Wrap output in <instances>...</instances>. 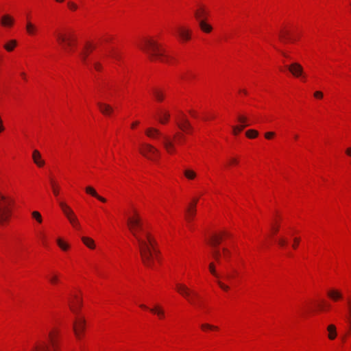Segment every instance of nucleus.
I'll use <instances>...</instances> for the list:
<instances>
[{
  "label": "nucleus",
  "mask_w": 351,
  "mask_h": 351,
  "mask_svg": "<svg viewBox=\"0 0 351 351\" xmlns=\"http://www.w3.org/2000/svg\"><path fill=\"white\" fill-rule=\"evenodd\" d=\"M127 224L136 241L143 263L147 267L153 268L154 259L157 258L158 254L155 239L145 228L143 220L136 210H134L132 217H128Z\"/></svg>",
  "instance_id": "obj_1"
},
{
  "label": "nucleus",
  "mask_w": 351,
  "mask_h": 351,
  "mask_svg": "<svg viewBox=\"0 0 351 351\" xmlns=\"http://www.w3.org/2000/svg\"><path fill=\"white\" fill-rule=\"evenodd\" d=\"M141 48L147 51L153 60L165 62L167 58L165 54V51L153 40H145L144 45Z\"/></svg>",
  "instance_id": "obj_2"
},
{
  "label": "nucleus",
  "mask_w": 351,
  "mask_h": 351,
  "mask_svg": "<svg viewBox=\"0 0 351 351\" xmlns=\"http://www.w3.org/2000/svg\"><path fill=\"white\" fill-rule=\"evenodd\" d=\"M11 204V199L0 193V225L1 226H3L8 221L11 215L10 208Z\"/></svg>",
  "instance_id": "obj_3"
},
{
  "label": "nucleus",
  "mask_w": 351,
  "mask_h": 351,
  "mask_svg": "<svg viewBox=\"0 0 351 351\" xmlns=\"http://www.w3.org/2000/svg\"><path fill=\"white\" fill-rule=\"evenodd\" d=\"M176 290L181 295L185 298L190 304L195 306L199 304L197 302L199 298V294L195 291L190 289L185 285L177 284Z\"/></svg>",
  "instance_id": "obj_4"
},
{
  "label": "nucleus",
  "mask_w": 351,
  "mask_h": 351,
  "mask_svg": "<svg viewBox=\"0 0 351 351\" xmlns=\"http://www.w3.org/2000/svg\"><path fill=\"white\" fill-rule=\"evenodd\" d=\"M57 42L62 47L65 51H69L75 42L74 36L70 32H56Z\"/></svg>",
  "instance_id": "obj_5"
},
{
  "label": "nucleus",
  "mask_w": 351,
  "mask_h": 351,
  "mask_svg": "<svg viewBox=\"0 0 351 351\" xmlns=\"http://www.w3.org/2000/svg\"><path fill=\"white\" fill-rule=\"evenodd\" d=\"M140 152L145 157L152 160H154L160 155L159 150L148 143L143 144Z\"/></svg>",
  "instance_id": "obj_6"
},
{
  "label": "nucleus",
  "mask_w": 351,
  "mask_h": 351,
  "mask_svg": "<svg viewBox=\"0 0 351 351\" xmlns=\"http://www.w3.org/2000/svg\"><path fill=\"white\" fill-rule=\"evenodd\" d=\"M50 346L45 343H42L35 347L32 351H57L56 343L54 332H51L49 335Z\"/></svg>",
  "instance_id": "obj_7"
},
{
  "label": "nucleus",
  "mask_w": 351,
  "mask_h": 351,
  "mask_svg": "<svg viewBox=\"0 0 351 351\" xmlns=\"http://www.w3.org/2000/svg\"><path fill=\"white\" fill-rule=\"evenodd\" d=\"M86 321L82 317L77 316L75 320L73 322V330L75 336L80 339L85 330Z\"/></svg>",
  "instance_id": "obj_8"
},
{
  "label": "nucleus",
  "mask_w": 351,
  "mask_h": 351,
  "mask_svg": "<svg viewBox=\"0 0 351 351\" xmlns=\"http://www.w3.org/2000/svg\"><path fill=\"white\" fill-rule=\"evenodd\" d=\"M59 205L71 224H76L77 221H78V219L73 210L64 202H60Z\"/></svg>",
  "instance_id": "obj_9"
},
{
  "label": "nucleus",
  "mask_w": 351,
  "mask_h": 351,
  "mask_svg": "<svg viewBox=\"0 0 351 351\" xmlns=\"http://www.w3.org/2000/svg\"><path fill=\"white\" fill-rule=\"evenodd\" d=\"M290 73L295 77H302V79L305 78L304 75V69L302 66L298 62H293L286 66Z\"/></svg>",
  "instance_id": "obj_10"
},
{
  "label": "nucleus",
  "mask_w": 351,
  "mask_h": 351,
  "mask_svg": "<svg viewBox=\"0 0 351 351\" xmlns=\"http://www.w3.org/2000/svg\"><path fill=\"white\" fill-rule=\"evenodd\" d=\"M194 16L197 21L201 20H206L208 15V11L207 8L202 4H198L197 8L194 10Z\"/></svg>",
  "instance_id": "obj_11"
},
{
  "label": "nucleus",
  "mask_w": 351,
  "mask_h": 351,
  "mask_svg": "<svg viewBox=\"0 0 351 351\" xmlns=\"http://www.w3.org/2000/svg\"><path fill=\"white\" fill-rule=\"evenodd\" d=\"M162 145L168 154H173L176 152L175 144L169 137L164 136Z\"/></svg>",
  "instance_id": "obj_12"
},
{
  "label": "nucleus",
  "mask_w": 351,
  "mask_h": 351,
  "mask_svg": "<svg viewBox=\"0 0 351 351\" xmlns=\"http://www.w3.org/2000/svg\"><path fill=\"white\" fill-rule=\"evenodd\" d=\"M197 199H194L193 203H191L186 209V219L190 222L194 217L196 213V204Z\"/></svg>",
  "instance_id": "obj_13"
},
{
  "label": "nucleus",
  "mask_w": 351,
  "mask_h": 351,
  "mask_svg": "<svg viewBox=\"0 0 351 351\" xmlns=\"http://www.w3.org/2000/svg\"><path fill=\"white\" fill-rule=\"evenodd\" d=\"M82 300L77 296H74V300L69 302L70 308L77 316L79 315L80 308L82 306Z\"/></svg>",
  "instance_id": "obj_14"
},
{
  "label": "nucleus",
  "mask_w": 351,
  "mask_h": 351,
  "mask_svg": "<svg viewBox=\"0 0 351 351\" xmlns=\"http://www.w3.org/2000/svg\"><path fill=\"white\" fill-rule=\"evenodd\" d=\"M0 23L3 27L10 28L14 23V19L10 14H4L1 16Z\"/></svg>",
  "instance_id": "obj_15"
},
{
  "label": "nucleus",
  "mask_w": 351,
  "mask_h": 351,
  "mask_svg": "<svg viewBox=\"0 0 351 351\" xmlns=\"http://www.w3.org/2000/svg\"><path fill=\"white\" fill-rule=\"evenodd\" d=\"M177 32L183 40H189L191 39V30L184 27H179L177 29Z\"/></svg>",
  "instance_id": "obj_16"
},
{
  "label": "nucleus",
  "mask_w": 351,
  "mask_h": 351,
  "mask_svg": "<svg viewBox=\"0 0 351 351\" xmlns=\"http://www.w3.org/2000/svg\"><path fill=\"white\" fill-rule=\"evenodd\" d=\"M152 93L157 101L161 102L165 99V92L161 88H154Z\"/></svg>",
  "instance_id": "obj_17"
},
{
  "label": "nucleus",
  "mask_w": 351,
  "mask_h": 351,
  "mask_svg": "<svg viewBox=\"0 0 351 351\" xmlns=\"http://www.w3.org/2000/svg\"><path fill=\"white\" fill-rule=\"evenodd\" d=\"M97 105L100 112L104 115H110L113 112L112 107L108 104L97 102Z\"/></svg>",
  "instance_id": "obj_18"
},
{
  "label": "nucleus",
  "mask_w": 351,
  "mask_h": 351,
  "mask_svg": "<svg viewBox=\"0 0 351 351\" xmlns=\"http://www.w3.org/2000/svg\"><path fill=\"white\" fill-rule=\"evenodd\" d=\"M32 159L34 163L39 167L44 166L45 161L41 158V154L38 150L34 149L32 153Z\"/></svg>",
  "instance_id": "obj_19"
},
{
  "label": "nucleus",
  "mask_w": 351,
  "mask_h": 351,
  "mask_svg": "<svg viewBox=\"0 0 351 351\" xmlns=\"http://www.w3.org/2000/svg\"><path fill=\"white\" fill-rule=\"evenodd\" d=\"M200 29L205 33H210L213 30L211 25L207 23L206 20L197 21Z\"/></svg>",
  "instance_id": "obj_20"
},
{
  "label": "nucleus",
  "mask_w": 351,
  "mask_h": 351,
  "mask_svg": "<svg viewBox=\"0 0 351 351\" xmlns=\"http://www.w3.org/2000/svg\"><path fill=\"white\" fill-rule=\"evenodd\" d=\"M177 125L178 128L183 131H187L188 130L191 129V125L189 120L185 117H182L180 121L177 123Z\"/></svg>",
  "instance_id": "obj_21"
},
{
  "label": "nucleus",
  "mask_w": 351,
  "mask_h": 351,
  "mask_svg": "<svg viewBox=\"0 0 351 351\" xmlns=\"http://www.w3.org/2000/svg\"><path fill=\"white\" fill-rule=\"evenodd\" d=\"M326 330L328 331V337L330 340H334L337 336V328L336 326L331 324H329L327 328H326Z\"/></svg>",
  "instance_id": "obj_22"
},
{
  "label": "nucleus",
  "mask_w": 351,
  "mask_h": 351,
  "mask_svg": "<svg viewBox=\"0 0 351 351\" xmlns=\"http://www.w3.org/2000/svg\"><path fill=\"white\" fill-rule=\"evenodd\" d=\"M25 29L29 36H34L38 31L37 27L30 21H27Z\"/></svg>",
  "instance_id": "obj_23"
},
{
  "label": "nucleus",
  "mask_w": 351,
  "mask_h": 351,
  "mask_svg": "<svg viewBox=\"0 0 351 351\" xmlns=\"http://www.w3.org/2000/svg\"><path fill=\"white\" fill-rule=\"evenodd\" d=\"M170 117V114L167 110H161L158 114V121L162 124H165Z\"/></svg>",
  "instance_id": "obj_24"
},
{
  "label": "nucleus",
  "mask_w": 351,
  "mask_h": 351,
  "mask_svg": "<svg viewBox=\"0 0 351 351\" xmlns=\"http://www.w3.org/2000/svg\"><path fill=\"white\" fill-rule=\"evenodd\" d=\"M85 190H86V192L88 194H90L92 196L96 197L99 201H101L102 202H106V199L105 198H104L103 197L97 194V193L96 192V191L92 186H87V187H86Z\"/></svg>",
  "instance_id": "obj_25"
},
{
  "label": "nucleus",
  "mask_w": 351,
  "mask_h": 351,
  "mask_svg": "<svg viewBox=\"0 0 351 351\" xmlns=\"http://www.w3.org/2000/svg\"><path fill=\"white\" fill-rule=\"evenodd\" d=\"M222 237L218 235H213L208 241L212 248H218V245L221 243Z\"/></svg>",
  "instance_id": "obj_26"
},
{
  "label": "nucleus",
  "mask_w": 351,
  "mask_h": 351,
  "mask_svg": "<svg viewBox=\"0 0 351 351\" xmlns=\"http://www.w3.org/2000/svg\"><path fill=\"white\" fill-rule=\"evenodd\" d=\"M145 134L147 136L153 138H157L161 135L160 131L158 129L154 128H147L145 131Z\"/></svg>",
  "instance_id": "obj_27"
},
{
  "label": "nucleus",
  "mask_w": 351,
  "mask_h": 351,
  "mask_svg": "<svg viewBox=\"0 0 351 351\" xmlns=\"http://www.w3.org/2000/svg\"><path fill=\"white\" fill-rule=\"evenodd\" d=\"M328 295L334 301H337L342 298L341 293L339 291L335 289L328 291Z\"/></svg>",
  "instance_id": "obj_28"
},
{
  "label": "nucleus",
  "mask_w": 351,
  "mask_h": 351,
  "mask_svg": "<svg viewBox=\"0 0 351 351\" xmlns=\"http://www.w3.org/2000/svg\"><path fill=\"white\" fill-rule=\"evenodd\" d=\"M16 45L17 41L16 40H10L3 45V47L7 51L10 52L14 50Z\"/></svg>",
  "instance_id": "obj_29"
},
{
  "label": "nucleus",
  "mask_w": 351,
  "mask_h": 351,
  "mask_svg": "<svg viewBox=\"0 0 351 351\" xmlns=\"http://www.w3.org/2000/svg\"><path fill=\"white\" fill-rule=\"evenodd\" d=\"M82 241L90 249L95 248V242L91 238L83 237H82Z\"/></svg>",
  "instance_id": "obj_30"
},
{
  "label": "nucleus",
  "mask_w": 351,
  "mask_h": 351,
  "mask_svg": "<svg viewBox=\"0 0 351 351\" xmlns=\"http://www.w3.org/2000/svg\"><path fill=\"white\" fill-rule=\"evenodd\" d=\"M184 175L188 180H190L195 179L197 176L196 173L190 169H185L184 171Z\"/></svg>",
  "instance_id": "obj_31"
},
{
  "label": "nucleus",
  "mask_w": 351,
  "mask_h": 351,
  "mask_svg": "<svg viewBox=\"0 0 351 351\" xmlns=\"http://www.w3.org/2000/svg\"><path fill=\"white\" fill-rule=\"evenodd\" d=\"M345 319L348 322L351 323V300L348 301V308L345 315Z\"/></svg>",
  "instance_id": "obj_32"
},
{
  "label": "nucleus",
  "mask_w": 351,
  "mask_h": 351,
  "mask_svg": "<svg viewBox=\"0 0 351 351\" xmlns=\"http://www.w3.org/2000/svg\"><path fill=\"white\" fill-rule=\"evenodd\" d=\"M211 254L217 263H220L221 252L218 248H213Z\"/></svg>",
  "instance_id": "obj_33"
},
{
  "label": "nucleus",
  "mask_w": 351,
  "mask_h": 351,
  "mask_svg": "<svg viewBox=\"0 0 351 351\" xmlns=\"http://www.w3.org/2000/svg\"><path fill=\"white\" fill-rule=\"evenodd\" d=\"M150 311L157 314L160 318L163 317L165 315V312L160 306H156L153 308L150 309Z\"/></svg>",
  "instance_id": "obj_34"
},
{
  "label": "nucleus",
  "mask_w": 351,
  "mask_h": 351,
  "mask_svg": "<svg viewBox=\"0 0 351 351\" xmlns=\"http://www.w3.org/2000/svg\"><path fill=\"white\" fill-rule=\"evenodd\" d=\"M57 244L62 250H67L69 247V245L64 242L61 239H57Z\"/></svg>",
  "instance_id": "obj_35"
},
{
  "label": "nucleus",
  "mask_w": 351,
  "mask_h": 351,
  "mask_svg": "<svg viewBox=\"0 0 351 351\" xmlns=\"http://www.w3.org/2000/svg\"><path fill=\"white\" fill-rule=\"evenodd\" d=\"M32 217L35 219L39 223L43 222V218L40 213L38 211H33L32 213Z\"/></svg>",
  "instance_id": "obj_36"
},
{
  "label": "nucleus",
  "mask_w": 351,
  "mask_h": 351,
  "mask_svg": "<svg viewBox=\"0 0 351 351\" xmlns=\"http://www.w3.org/2000/svg\"><path fill=\"white\" fill-rule=\"evenodd\" d=\"M258 134V132L254 130H249L246 132V136L250 138H256Z\"/></svg>",
  "instance_id": "obj_37"
},
{
  "label": "nucleus",
  "mask_w": 351,
  "mask_h": 351,
  "mask_svg": "<svg viewBox=\"0 0 351 351\" xmlns=\"http://www.w3.org/2000/svg\"><path fill=\"white\" fill-rule=\"evenodd\" d=\"M248 125H250V124L242 125L241 126H233L232 130H233L234 134L237 135L239 132L242 131L244 128H245Z\"/></svg>",
  "instance_id": "obj_38"
},
{
  "label": "nucleus",
  "mask_w": 351,
  "mask_h": 351,
  "mask_svg": "<svg viewBox=\"0 0 351 351\" xmlns=\"http://www.w3.org/2000/svg\"><path fill=\"white\" fill-rule=\"evenodd\" d=\"M201 328L203 330L209 329V330H217L218 327L214 325H211L209 324H203L201 325Z\"/></svg>",
  "instance_id": "obj_39"
},
{
  "label": "nucleus",
  "mask_w": 351,
  "mask_h": 351,
  "mask_svg": "<svg viewBox=\"0 0 351 351\" xmlns=\"http://www.w3.org/2000/svg\"><path fill=\"white\" fill-rule=\"evenodd\" d=\"M209 270H210V272L214 276H215L216 278H219V275L217 273L216 271V269H215V266L214 265L213 263H210L209 264Z\"/></svg>",
  "instance_id": "obj_40"
},
{
  "label": "nucleus",
  "mask_w": 351,
  "mask_h": 351,
  "mask_svg": "<svg viewBox=\"0 0 351 351\" xmlns=\"http://www.w3.org/2000/svg\"><path fill=\"white\" fill-rule=\"evenodd\" d=\"M48 278H49V282L53 285L58 283V280H59L58 276L54 274L49 276Z\"/></svg>",
  "instance_id": "obj_41"
},
{
  "label": "nucleus",
  "mask_w": 351,
  "mask_h": 351,
  "mask_svg": "<svg viewBox=\"0 0 351 351\" xmlns=\"http://www.w3.org/2000/svg\"><path fill=\"white\" fill-rule=\"evenodd\" d=\"M111 56L114 59L119 60L121 58V53L118 51L112 49L111 51Z\"/></svg>",
  "instance_id": "obj_42"
},
{
  "label": "nucleus",
  "mask_w": 351,
  "mask_h": 351,
  "mask_svg": "<svg viewBox=\"0 0 351 351\" xmlns=\"http://www.w3.org/2000/svg\"><path fill=\"white\" fill-rule=\"evenodd\" d=\"M277 242H278V244L280 247H283L286 246V245H287V239H286L285 238H284V237H280V238H279V239H278Z\"/></svg>",
  "instance_id": "obj_43"
},
{
  "label": "nucleus",
  "mask_w": 351,
  "mask_h": 351,
  "mask_svg": "<svg viewBox=\"0 0 351 351\" xmlns=\"http://www.w3.org/2000/svg\"><path fill=\"white\" fill-rule=\"evenodd\" d=\"M51 186H52L53 193L55 196H58V194H59V189L56 186L55 183L53 181H51Z\"/></svg>",
  "instance_id": "obj_44"
},
{
  "label": "nucleus",
  "mask_w": 351,
  "mask_h": 351,
  "mask_svg": "<svg viewBox=\"0 0 351 351\" xmlns=\"http://www.w3.org/2000/svg\"><path fill=\"white\" fill-rule=\"evenodd\" d=\"M238 121L241 123L243 125L249 124L247 123V119L244 116H239Z\"/></svg>",
  "instance_id": "obj_45"
},
{
  "label": "nucleus",
  "mask_w": 351,
  "mask_h": 351,
  "mask_svg": "<svg viewBox=\"0 0 351 351\" xmlns=\"http://www.w3.org/2000/svg\"><path fill=\"white\" fill-rule=\"evenodd\" d=\"M67 5L68 7L72 10H76L77 8V5L72 1H69Z\"/></svg>",
  "instance_id": "obj_46"
},
{
  "label": "nucleus",
  "mask_w": 351,
  "mask_h": 351,
  "mask_svg": "<svg viewBox=\"0 0 351 351\" xmlns=\"http://www.w3.org/2000/svg\"><path fill=\"white\" fill-rule=\"evenodd\" d=\"M80 56H81L82 62L86 64V58H87V56H88V53L86 52V51L82 52L80 53Z\"/></svg>",
  "instance_id": "obj_47"
},
{
  "label": "nucleus",
  "mask_w": 351,
  "mask_h": 351,
  "mask_svg": "<svg viewBox=\"0 0 351 351\" xmlns=\"http://www.w3.org/2000/svg\"><path fill=\"white\" fill-rule=\"evenodd\" d=\"M219 286L224 291H228L229 287L228 286L226 285L225 284H223V282H221V281H218L217 282Z\"/></svg>",
  "instance_id": "obj_48"
},
{
  "label": "nucleus",
  "mask_w": 351,
  "mask_h": 351,
  "mask_svg": "<svg viewBox=\"0 0 351 351\" xmlns=\"http://www.w3.org/2000/svg\"><path fill=\"white\" fill-rule=\"evenodd\" d=\"M275 135V133L273 132H266L265 134V137L267 138V139H270L272 137H274Z\"/></svg>",
  "instance_id": "obj_49"
},
{
  "label": "nucleus",
  "mask_w": 351,
  "mask_h": 351,
  "mask_svg": "<svg viewBox=\"0 0 351 351\" xmlns=\"http://www.w3.org/2000/svg\"><path fill=\"white\" fill-rule=\"evenodd\" d=\"M314 97L317 99H322L323 97V93L321 91H315L314 93Z\"/></svg>",
  "instance_id": "obj_50"
},
{
  "label": "nucleus",
  "mask_w": 351,
  "mask_h": 351,
  "mask_svg": "<svg viewBox=\"0 0 351 351\" xmlns=\"http://www.w3.org/2000/svg\"><path fill=\"white\" fill-rule=\"evenodd\" d=\"M280 38L282 40L288 39V32H282L281 34L280 35Z\"/></svg>",
  "instance_id": "obj_51"
},
{
  "label": "nucleus",
  "mask_w": 351,
  "mask_h": 351,
  "mask_svg": "<svg viewBox=\"0 0 351 351\" xmlns=\"http://www.w3.org/2000/svg\"><path fill=\"white\" fill-rule=\"evenodd\" d=\"M94 68L97 70V71H101V69H102V66L101 64L99 63V62H95L94 63Z\"/></svg>",
  "instance_id": "obj_52"
},
{
  "label": "nucleus",
  "mask_w": 351,
  "mask_h": 351,
  "mask_svg": "<svg viewBox=\"0 0 351 351\" xmlns=\"http://www.w3.org/2000/svg\"><path fill=\"white\" fill-rule=\"evenodd\" d=\"M222 251L226 258H228L230 256V251L226 247H223Z\"/></svg>",
  "instance_id": "obj_53"
},
{
  "label": "nucleus",
  "mask_w": 351,
  "mask_h": 351,
  "mask_svg": "<svg viewBox=\"0 0 351 351\" xmlns=\"http://www.w3.org/2000/svg\"><path fill=\"white\" fill-rule=\"evenodd\" d=\"M293 241H294V243H293V247L294 249H296V248H297V247H298V243H299V242H300V239H299V238H298V237H295V238H294Z\"/></svg>",
  "instance_id": "obj_54"
},
{
  "label": "nucleus",
  "mask_w": 351,
  "mask_h": 351,
  "mask_svg": "<svg viewBox=\"0 0 351 351\" xmlns=\"http://www.w3.org/2000/svg\"><path fill=\"white\" fill-rule=\"evenodd\" d=\"M271 230L273 231V233H276L279 230V226L278 225H272Z\"/></svg>",
  "instance_id": "obj_55"
},
{
  "label": "nucleus",
  "mask_w": 351,
  "mask_h": 351,
  "mask_svg": "<svg viewBox=\"0 0 351 351\" xmlns=\"http://www.w3.org/2000/svg\"><path fill=\"white\" fill-rule=\"evenodd\" d=\"M4 130H5V128H4V125L3 123V120H2L1 117H0V133L2 132Z\"/></svg>",
  "instance_id": "obj_56"
},
{
  "label": "nucleus",
  "mask_w": 351,
  "mask_h": 351,
  "mask_svg": "<svg viewBox=\"0 0 351 351\" xmlns=\"http://www.w3.org/2000/svg\"><path fill=\"white\" fill-rule=\"evenodd\" d=\"M230 164H237L238 160L236 158H231L230 160Z\"/></svg>",
  "instance_id": "obj_57"
},
{
  "label": "nucleus",
  "mask_w": 351,
  "mask_h": 351,
  "mask_svg": "<svg viewBox=\"0 0 351 351\" xmlns=\"http://www.w3.org/2000/svg\"><path fill=\"white\" fill-rule=\"evenodd\" d=\"M72 226H73V228H75L76 229H80V228L79 221H77L76 224H72Z\"/></svg>",
  "instance_id": "obj_58"
},
{
  "label": "nucleus",
  "mask_w": 351,
  "mask_h": 351,
  "mask_svg": "<svg viewBox=\"0 0 351 351\" xmlns=\"http://www.w3.org/2000/svg\"><path fill=\"white\" fill-rule=\"evenodd\" d=\"M138 124V121H135V122L132 123V125H131L132 128H135Z\"/></svg>",
  "instance_id": "obj_59"
},
{
  "label": "nucleus",
  "mask_w": 351,
  "mask_h": 351,
  "mask_svg": "<svg viewBox=\"0 0 351 351\" xmlns=\"http://www.w3.org/2000/svg\"><path fill=\"white\" fill-rule=\"evenodd\" d=\"M282 54L283 55V56H285V58H289V56L285 52H282Z\"/></svg>",
  "instance_id": "obj_60"
},
{
  "label": "nucleus",
  "mask_w": 351,
  "mask_h": 351,
  "mask_svg": "<svg viewBox=\"0 0 351 351\" xmlns=\"http://www.w3.org/2000/svg\"><path fill=\"white\" fill-rule=\"evenodd\" d=\"M240 91L243 93L245 95H247V93L246 90H240Z\"/></svg>",
  "instance_id": "obj_61"
},
{
  "label": "nucleus",
  "mask_w": 351,
  "mask_h": 351,
  "mask_svg": "<svg viewBox=\"0 0 351 351\" xmlns=\"http://www.w3.org/2000/svg\"><path fill=\"white\" fill-rule=\"evenodd\" d=\"M140 306L143 308H147V307L144 304H141Z\"/></svg>",
  "instance_id": "obj_62"
},
{
  "label": "nucleus",
  "mask_w": 351,
  "mask_h": 351,
  "mask_svg": "<svg viewBox=\"0 0 351 351\" xmlns=\"http://www.w3.org/2000/svg\"><path fill=\"white\" fill-rule=\"evenodd\" d=\"M21 76H22L23 77H24V78L25 77V74L24 73H21Z\"/></svg>",
  "instance_id": "obj_63"
},
{
  "label": "nucleus",
  "mask_w": 351,
  "mask_h": 351,
  "mask_svg": "<svg viewBox=\"0 0 351 351\" xmlns=\"http://www.w3.org/2000/svg\"><path fill=\"white\" fill-rule=\"evenodd\" d=\"M181 78H182V79H186V76H185V75H183L182 76H181Z\"/></svg>",
  "instance_id": "obj_64"
}]
</instances>
